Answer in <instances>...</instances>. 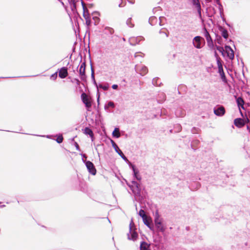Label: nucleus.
I'll return each mask as SVG.
<instances>
[{
    "label": "nucleus",
    "instance_id": "obj_1",
    "mask_svg": "<svg viewBox=\"0 0 250 250\" xmlns=\"http://www.w3.org/2000/svg\"><path fill=\"white\" fill-rule=\"evenodd\" d=\"M131 183V185H128V186L133 193L136 200L141 202L145 197V194L142 191L141 185L135 181H132Z\"/></svg>",
    "mask_w": 250,
    "mask_h": 250
},
{
    "label": "nucleus",
    "instance_id": "obj_2",
    "mask_svg": "<svg viewBox=\"0 0 250 250\" xmlns=\"http://www.w3.org/2000/svg\"><path fill=\"white\" fill-rule=\"evenodd\" d=\"M83 160L85 163V166L88 172L92 175H96L97 170L94 164L89 161H84L83 159Z\"/></svg>",
    "mask_w": 250,
    "mask_h": 250
},
{
    "label": "nucleus",
    "instance_id": "obj_3",
    "mask_svg": "<svg viewBox=\"0 0 250 250\" xmlns=\"http://www.w3.org/2000/svg\"><path fill=\"white\" fill-rule=\"evenodd\" d=\"M135 70L137 73H139L142 76L145 75L148 72L147 68L144 65H136Z\"/></svg>",
    "mask_w": 250,
    "mask_h": 250
},
{
    "label": "nucleus",
    "instance_id": "obj_4",
    "mask_svg": "<svg viewBox=\"0 0 250 250\" xmlns=\"http://www.w3.org/2000/svg\"><path fill=\"white\" fill-rule=\"evenodd\" d=\"M202 40H204V39L201 36H197L195 37L192 41V43L193 46L197 49L201 48L202 47L201 43Z\"/></svg>",
    "mask_w": 250,
    "mask_h": 250
},
{
    "label": "nucleus",
    "instance_id": "obj_5",
    "mask_svg": "<svg viewBox=\"0 0 250 250\" xmlns=\"http://www.w3.org/2000/svg\"><path fill=\"white\" fill-rule=\"evenodd\" d=\"M81 98L83 102L85 104L87 110H89V108L91 106V103L88 96L85 93H83L81 95Z\"/></svg>",
    "mask_w": 250,
    "mask_h": 250
},
{
    "label": "nucleus",
    "instance_id": "obj_6",
    "mask_svg": "<svg viewBox=\"0 0 250 250\" xmlns=\"http://www.w3.org/2000/svg\"><path fill=\"white\" fill-rule=\"evenodd\" d=\"M111 144L115 151L122 157V158L125 161H128L127 158L125 156V155L120 149L116 144L113 140H111Z\"/></svg>",
    "mask_w": 250,
    "mask_h": 250
},
{
    "label": "nucleus",
    "instance_id": "obj_7",
    "mask_svg": "<svg viewBox=\"0 0 250 250\" xmlns=\"http://www.w3.org/2000/svg\"><path fill=\"white\" fill-rule=\"evenodd\" d=\"M129 230V233L127 234L128 239L133 241L136 240L138 237V234L136 231H135L134 230H133L131 224H130Z\"/></svg>",
    "mask_w": 250,
    "mask_h": 250
},
{
    "label": "nucleus",
    "instance_id": "obj_8",
    "mask_svg": "<svg viewBox=\"0 0 250 250\" xmlns=\"http://www.w3.org/2000/svg\"><path fill=\"white\" fill-rule=\"evenodd\" d=\"M214 113L218 116H222L225 113V108L222 105L216 107L214 108Z\"/></svg>",
    "mask_w": 250,
    "mask_h": 250
},
{
    "label": "nucleus",
    "instance_id": "obj_9",
    "mask_svg": "<svg viewBox=\"0 0 250 250\" xmlns=\"http://www.w3.org/2000/svg\"><path fill=\"white\" fill-rule=\"evenodd\" d=\"M204 35L205 37L208 46L210 47L213 45V41L212 40L209 34V32L208 31L206 28H204Z\"/></svg>",
    "mask_w": 250,
    "mask_h": 250
},
{
    "label": "nucleus",
    "instance_id": "obj_10",
    "mask_svg": "<svg viewBox=\"0 0 250 250\" xmlns=\"http://www.w3.org/2000/svg\"><path fill=\"white\" fill-rule=\"evenodd\" d=\"M130 167H131L133 172V176L134 178H135L137 180L140 181L142 179V177L141 175L139 174V170L137 169L135 166L132 164L130 165Z\"/></svg>",
    "mask_w": 250,
    "mask_h": 250
},
{
    "label": "nucleus",
    "instance_id": "obj_11",
    "mask_svg": "<svg viewBox=\"0 0 250 250\" xmlns=\"http://www.w3.org/2000/svg\"><path fill=\"white\" fill-rule=\"evenodd\" d=\"M144 39V38L141 36L130 38L129 39L130 44L132 45H135L136 44L139 43L141 41H142Z\"/></svg>",
    "mask_w": 250,
    "mask_h": 250
},
{
    "label": "nucleus",
    "instance_id": "obj_12",
    "mask_svg": "<svg viewBox=\"0 0 250 250\" xmlns=\"http://www.w3.org/2000/svg\"><path fill=\"white\" fill-rule=\"evenodd\" d=\"M143 220L144 223L151 230H152L153 229V226L151 224L152 220L151 219L148 217L147 216H146L145 218H142Z\"/></svg>",
    "mask_w": 250,
    "mask_h": 250
},
{
    "label": "nucleus",
    "instance_id": "obj_13",
    "mask_svg": "<svg viewBox=\"0 0 250 250\" xmlns=\"http://www.w3.org/2000/svg\"><path fill=\"white\" fill-rule=\"evenodd\" d=\"M225 49L227 54V56L229 59L233 60L234 59V55L232 49L229 46L227 45L225 46Z\"/></svg>",
    "mask_w": 250,
    "mask_h": 250
},
{
    "label": "nucleus",
    "instance_id": "obj_14",
    "mask_svg": "<svg viewBox=\"0 0 250 250\" xmlns=\"http://www.w3.org/2000/svg\"><path fill=\"white\" fill-rule=\"evenodd\" d=\"M68 75L67 68L65 67H62L59 73V76L62 79L65 78Z\"/></svg>",
    "mask_w": 250,
    "mask_h": 250
},
{
    "label": "nucleus",
    "instance_id": "obj_15",
    "mask_svg": "<svg viewBox=\"0 0 250 250\" xmlns=\"http://www.w3.org/2000/svg\"><path fill=\"white\" fill-rule=\"evenodd\" d=\"M234 124L237 127H241L244 125L245 121L243 119L240 118H236L234 121Z\"/></svg>",
    "mask_w": 250,
    "mask_h": 250
},
{
    "label": "nucleus",
    "instance_id": "obj_16",
    "mask_svg": "<svg viewBox=\"0 0 250 250\" xmlns=\"http://www.w3.org/2000/svg\"><path fill=\"white\" fill-rule=\"evenodd\" d=\"M155 226L158 232H163L166 230V228L162 222L157 223V224H155Z\"/></svg>",
    "mask_w": 250,
    "mask_h": 250
},
{
    "label": "nucleus",
    "instance_id": "obj_17",
    "mask_svg": "<svg viewBox=\"0 0 250 250\" xmlns=\"http://www.w3.org/2000/svg\"><path fill=\"white\" fill-rule=\"evenodd\" d=\"M150 247L149 244L145 241H142L141 242L140 248V250H150Z\"/></svg>",
    "mask_w": 250,
    "mask_h": 250
},
{
    "label": "nucleus",
    "instance_id": "obj_18",
    "mask_svg": "<svg viewBox=\"0 0 250 250\" xmlns=\"http://www.w3.org/2000/svg\"><path fill=\"white\" fill-rule=\"evenodd\" d=\"M84 133L86 135H89L91 137L92 141H93L94 134L91 129L88 127H85L84 129Z\"/></svg>",
    "mask_w": 250,
    "mask_h": 250
},
{
    "label": "nucleus",
    "instance_id": "obj_19",
    "mask_svg": "<svg viewBox=\"0 0 250 250\" xmlns=\"http://www.w3.org/2000/svg\"><path fill=\"white\" fill-rule=\"evenodd\" d=\"M219 30L221 32L222 36L225 39H227L229 37L228 32L227 29L224 28V27L220 26L219 27Z\"/></svg>",
    "mask_w": 250,
    "mask_h": 250
},
{
    "label": "nucleus",
    "instance_id": "obj_20",
    "mask_svg": "<svg viewBox=\"0 0 250 250\" xmlns=\"http://www.w3.org/2000/svg\"><path fill=\"white\" fill-rule=\"evenodd\" d=\"M79 74L81 77V79L82 81H85L86 79V76L85 74V69L81 68L80 67Z\"/></svg>",
    "mask_w": 250,
    "mask_h": 250
},
{
    "label": "nucleus",
    "instance_id": "obj_21",
    "mask_svg": "<svg viewBox=\"0 0 250 250\" xmlns=\"http://www.w3.org/2000/svg\"><path fill=\"white\" fill-rule=\"evenodd\" d=\"M159 34L161 35L162 38H167L168 37L169 32L167 29L165 28L161 29L159 32Z\"/></svg>",
    "mask_w": 250,
    "mask_h": 250
},
{
    "label": "nucleus",
    "instance_id": "obj_22",
    "mask_svg": "<svg viewBox=\"0 0 250 250\" xmlns=\"http://www.w3.org/2000/svg\"><path fill=\"white\" fill-rule=\"evenodd\" d=\"M217 64L218 67V73H221L224 72L223 65L221 62V59L219 57H217Z\"/></svg>",
    "mask_w": 250,
    "mask_h": 250
},
{
    "label": "nucleus",
    "instance_id": "obj_23",
    "mask_svg": "<svg viewBox=\"0 0 250 250\" xmlns=\"http://www.w3.org/2000/svg\"><path fill=\"white\" fill-rule=\"evenodd\" d=\"M112 136L113 137L116 138H119L120 137L121 134L120 133V130L119 128H115L114 131L112 132Z\"/></svg>",
    "mask_w": 250,
    "mask_h": 250
},
{
    "label": "nucleus",
    "instance_id": "obj_24",
    "mask_svg": "<svg viewBox=\"0 0 250 250\" xmlns=\"http://www.w3.org/2000/svg\"><path fill=\"white\" fill-rule=\"evenodd\" d=\"M158 21V19L156 17L152 16L149 19V22L151 25H154Z\"/></svg>",
    "mask_w": 250,
    "mask_h": 250
},
{
    "label": "nucleus",
    "instance_id": "obj_25",
    "mask_svg": "<svg viewBox=\"0 0 250 250\" xmlns=\"http://www.w3.org/2000/svg\"><path fill=\"white\" fill-rule=\"evenodd\" d=\"M237 104L239 107L241 106L242 108H244V100L241 97H238L236 100Z\"/></svg>",
    "mask_w": 250,
    "mask_h": 250
},
{
    "label": "nucleus",
    "instance_id": "obj_26",
    "mask_svg": "<svg viewBox=\"0 0 250 250\" xmlns=\"http://www.w3.org/2000/svg\"><path fill=\"white\" fill-rule=\"evenodd\" d=\"M96 85L97 88L98 89L99 88H100L103 89L104 90H107L108 89V87H109L108 83H107V84H106L105 85H103L102 84H99L98 85L97 84V85Z\"/></svg>",
    "mask_w": 250,
    "mask_h": 250
},
{
    "label": "nucleus",
    "instance_id": "obj_27",
    "mask_svg": "<svg viewBox=\"0 0 250 250\" xmlns=\"http://www.w3.org/2000/svg\"><path fill=\"white\" fill-rule=\"evenodd\" d=\"M90 65H91V79H92V80L94 82V83L95 85H97V83H96L95 79L94 70V68L92 66V64L91 62L90 63Z\"/></svg>",
    "mask_w": 250,
    "mask_h": 250
},
{
    "label": "nucleus",
    "instance_id": "obj_28",
    "mask_svg": "<svg viewBox=\"0 0 250 250\" xmlns=\"http://www.w3.org/2000/svg\"><path fill=\"white\" fill-rule=\"evenodd\" d=\"M152 83L153 85L155 86L160 85L161 83H159V80L158 78H154L152 81Z\"/></svg>",
    "mask_w": 250,
    "mask_h": 250
},
{
    "label": "nucleus",
    "instance_id": "obj_29",
    "mask_svg": "<svg viewBox=\"0 0 250 250\" xmlns=\"http://www.w3.org/2000/svg\"><path fill=\"white\" fill-rule=\"evenodd\" d=\"M132 19L131 18H128L126 21V25L129 27H133L134 24L132 23Z\"/></svg>",
    "mask_w": 250,
    "mask_h": 250
},
{
    "label": "nucleus",
    "instance_id": "obj_30",
    "mask_svg": "<svg viewBox=\"0 0 250 250\" xmlns=\"http://www.w3.org/2000/svg\"><path fill=\"white\" fill-rule=\"evenodd\" d=\"M83 17L86 21V24L87 26H90V25L91 24V20H90L89 17L88 16L85 15L84 14H83Z\"/></svg>",
    "mask_w": 250,
    "mask_h": 250
},
{
    "label": "nucleus",
    "instance_id": "obj_31",
    "mask_svg": "<svg viewBox=\"0 0 250 250\" xmlns=\"http://www.w3.org/2000/svg\"><path fill=\"white\" fill-rule=\"evenodd\" d=\"M63 139V138L62 135V134H59L57 138L56 139V141L58 143L61 144L62 142Z\"/></svg>",
    "mask_w": 250,
    "mask_h": 250
},
{
    "label": "nucleus",
    "instance_id": "obj_32",
    "mask_svg": "<svg viewBox=\"0 0 250 250\" xmlns=\"http://www.w3.org/2000/svg\"><path fill=\"white\" fill-rule=\"evenodd\" d=\"M139 215L142 218H145L146 216L147 215L145 213V212L144 210L143 209H141L140 211H139Z\"/></svg>",
    "mask_w": 250,
    "mask_h": 250
},
{
    "label": "nucleus",
    "instance_id": "obj_33",
    "mask_svg": "<svg viewBox=\"0 0 250 250\" xmlns=\"http://www.w3.org/2000/svg\"><path fill=\"white\" fill-rule=\"evenodd\" d=\"M219 74H220V75L221 76V78L222 81L224 82H227V79H226V77L225 76V74L224 72H222L221 73H219Z\"/></svg>",
    "mask_w": 250,
    "mask_h": 250
},
{
    "label": "nucleus",
    "instance_id": "obj_34",
    "mask_svg": "<svg viewBox=\"0 0 250 250\" xmlns=\"http://www.w3.org/2000/svg\"><path fill=\"white\" fill-rule=\"evenodd\" d=\"M108 107H114V104L112 102H109L107 105H105L104 106L105 109H106Z\"/></svg>",
    "mask_w": 250,
    "mask_h": 250
},
{
    "label": "nucleus",
    "instance_id": "obj_35",
    "mask_svg": "<svg viewBox=\"0 0 250 250\" xmlns=\"http://www.w3.org/2000/svg\"><path fill=\"white\" fill-rule=\"evenodd\" d=\"M216 49L219 51L220 52V53H221L222 54V55H224V50L223 49V48L221 46H216Z\"/></svg>",
    "mask_w": 250,
    "mask_h": 250
},
{
    "label": "nucleus",
    "instance_id": "obj_36",
    "mask_svg": "<svg viewBox=\"0 0 250 250\" xmlns=\"http://www.w3.org/2000/svg\"><path fill=\"white\" fill-rule=\"evenodd\" d=\"M192 2L193 5L196 6V7H198L199 5H200L199 0H192Z\"/></svg>",
    "mask_w": 250,
    "mask_h": 250
},
{
    "label": "nucleus",
    "instance_id": "obj_37",
    "mask_svg": "<svg viewBox=\"0 0 250 250\" xmlns=\"http://www.w3.org/2000/svg\"><path fill=\"white\" fill-rule=\"evenodd\" d=\"M93 19L94 20V24H98V23L99 22L100 19L98 17L95 16L93 17Z\"/></svg>",
    "mask_w": 250,
    "mask_h": 250
},
{
    "label": "nucleus",
    "instance_id": "obj_38",
    "mask_svg": "<svg viewBox=\"0 0 250 250\" xmlns=\"http://www.w3.org/2000/svg\"><path fill=\"white\" fill-rule=\"evenodd\" d=\"M218 5H219V11H220V15H222L223 13V6L220 2L218 3Z\"/></svg>",
    "mask_w": 250,
    "mask_h": 250
},
{
    "label": "nucleus",
    "instance_id": "obj_39",
    "mask_svg": "<svg viewBox=\"0 0 250 250\" xmlns=\"http://www.w3.org/2000/svg\"><path fill=\"white\" fill-rule=\"evenodd\" d=\"M197 11H198V15H199V16L200 18H201V17H202V15H201V5H199L198 7H197Z\"/></svg>",
    "mask_w": 250,
    "mask_h": 250
},
{
    "label": "nucleus",
    "instance_id": "obj_40",
    "mask_svg": "<svg viewBox=\"0 0 250 250\" xmlns=\"http://www.w3.org/2000/svg\"><path fill=\"white\" fill-rule=\"evenodd\" d=\"M69 3L72 5L74 8H76L75 0H68Z\"/></svg>",
    "mask_w": 250,
    "mask_h": 250
},
{
    "label": "nucleus",
    "instance_id": "obj_41",
    "mask_svg": "<svg viewBox=\"0 0 250 250\" xmlns=\"http://www.w3.org/2000/svg\"><path fill=\"white\" fill-rule=\"evenodd\" d=\"M162 222V219L161 218H154V223L155 224H157V223Z\"/></svg>",
    "mask_w": 250,
    "mask_h": 250
},
{
    "label": "nucleus",
    "instance_id": "obj_42",
    "mask_svg": "<svg viewBox=\"0 0 250 250\" xmlns=\"http://www.w3.org/2000/svg\"><path fill=\"white\" fill-rule=\"evenodd\" d=\"M154 218L159 219L160 218V215L159 214L158 211L157 210L154 214Z\"/></svg>",
    "mask_w": 250,
    "mask_h": 250
},
{
    "label": "nucleus",
    "instance_id": "obj_43",
    "mask_svg": "<svg viewBox=\"0 0 250 250\" xmlns=\"http://www.w3.org/2000/svg\"><path fill=\"white\" fill-rule=\"evenodd\" d=\"M105 29H108L109 30V33L111 34H112L113 33L114 30H113V29L112 28L108 27H105Z\"/></svg>",
    "mask_w": 250,
    "mask_h": 250
},
{
    "label": "nucleus",
    "instance_id": "obj_44",
    "mask_svg": "<svg viewBox=\"0 0 250 250\" xmlns=\"http://www.w3.org/2000/svg\"><path fill=\"white\" fill-rule=\"evenodd\" d=\"M85 67H86L85 62H82L80 65V68L85 69Z\"/></svg>",
    "mask_w": 250,
    "mask_h": 250
},
{
    "label": "nucleus",
    "instance_id": "obj_45",
    "mask_svg": "<svg viewBox=\"0 0 250 250\" xmlns=\"http://www.w3.org/2000/svg\"><path fill=\"white\" fill-rule=\"evenodd\" d=\"M57 77V72H56L51 76V78L55 80L56 79Z\"/></svg>",
    "mask_w": 250,
    "mask_h": 250
},
{
    "label": "nucleus",
    "instance_id": "obj_46",
    "mask_svg": "<svg viewBox=\"0 0 250 250\" xmlns=\"http://www.w3.org/2000/svg\"><path fill=\"white\" fill-rule=\"evenodd\" d=\"M163 19H165V17H159V24L160 25H162V20Z\"/></svg>",
    "mask_w": 250,
    "mask_h": 250
},
{
    "label": "nucleus",
    "instance_id": "obj_47",
    "mask_svg": "<svg viewBox=\"0 0 250 250\" xmlns=\"http://www.w3.org/2000/svg\"><path fill=\"white\" fill-rule=\"evenodd\" d=\"M72 82H75L77 85H79L80 83V81L78 79H74Z\"/></svg>",
    "mask_w": 250,
    "mask_h": 250
},
{
    "label": "nucleus",
    "instance_id": "obj_48",
    "mask_svg": "<svg viewBox=\"0 0 250 250\" xmlns=\"http://www.w3.org/2000/svg\"><path fill=\"white\" fill-rule=\"evenodd\" d=\"M118 87V85L117 84H113L112 85V88L113 89H117Z\"/></svg>",
    "mask_w": 250,
    "mask_h": 250
},
{
    "label": "nucleus",
    "instance_id": "obj_49",
    "mask_svg": "<svg viewBox=\"0 0 250 250\" xmlns=\"http://www.w3.org/2000/svg\"><path fill=\"white\" fill-rule=\"evenodd\" d=\"M75 146L77 150L79 149V145L77 144V143H75Z\"/></svg>",
    "mask_w": 250,
    "mask_h": 250
},
{
    "label": "nucleus",
    "instance_id": "obj_50",
    "mask_svg": "<svg viewBox=\"0 0 250 250\" xmlns=\"http://www.w3.org/2000/svg\"><path fill=\"white\" fill-rule=\"evenodd\" d=\"M177 127L178 129V131H179L181 130V126L180 125H177Z\"/></svg>",
    "mask_w": 250,
    "mask_h": 250
},
{
    "label": "nucleus",
    "instance_id": "obj_51",
    "mask_svg": "<svg viewBox=\"0 0 250 250\" xmlns=\"http://www.w3.org/2000/svg\"><path fill=\"white\" fill-rule=\"evenodd\" d=\"M134 56H135V58H137V57H138L139 56H140V57H142V55H139V53H136Z\"/></svg>",
    "mask_w": 250,
    "mask_h": 250
},
{
    "label": "nucleus",
    "instance_id": "obj_52",
    "mask_svg": "<svg viewBox=\"0 0 250 250\" xmlns=\"http://www.w3.org/2000/svg\"><path fill=\"white\" fill-rule=\"evenodd\" d=\"M192 132L193 133H196V128H195V127L193 128L192 129Z\"/></svg>",
    "mask_w": 250,
    "mask_h": 250
},
{
    "label": "nucleus",
    "instance_id": "obj_53",
    "mask_svg": "<svg viewBox=\"0 0 250 250\" xmlns=\"http://www.w3.org/2000/svg\"><path fill=\"white\" fill-rule=\"evenodd\" d=\"M214 55H215V56L216 57V58L217 59V57H219L217 52L215 51V53H214Z\"/></svg>",
    "mask_w": 250,
    "mask_h": 250
},
{
    "label": "nucleus",
    "instance_id": "obj_54",
    "mask_svg": "<svg viewBox=\"0 0 250 250\" xmlns=\"http://www.w3.org/2000/svg\"><path fill=\"white\" fill-rule=\"evenodd\" d=\"M82 156H83V158H84L85 159L87 158V157H86V155L85 154H83Z\"/></svg>",
    "mask_w": 250,
    "mask_h": 250
},
{
    "label": "nucleus",
    "instance_id": "obj_55",
    "mask_svg": "<svg viewBox=\"0 0 250 250\" xmlns=\"http://www.w3.org/2000/svg\"><path fill=\"white\" fill-rule=\"evenodd\" d=\"M247 129L249 130V131L250 132V127L248 125L247 126Z\"/></svg>",
    "mask_w": 250,
    "mask_h": 250
},
{
    "label": "nucleus",
    "instance_id": "obj_56",
    "mask_svg": "<svg viewBox=\"0 0 250 250\" xmlns=\"http://www.w3.org/2000/svg\"><path fill=\"white\" fill-rule=\"evenodd\" d=\"M59 0V1H60V2H61V3H62L63 5H64L63 2H62V1H61V0Z\"/></svg>",
    "mask_w": 250,
    "mask_h": 250
},
{
    "label": "nucleus",
    "instance_id": "obj_57",
    "mask_svg": "<svg viewBox=\"0 0 250 250\" xmlns=\"http://www.w3.org/2000/svg\"><path fill=\"white\" fill-rule=\"evenodd\" d=\"M128 1L129 2H130V3H132V4L134 3V2H132V1H130L129 0H128Z\"/></svg>",
    "mask_w": 250,
    "mask_h": 250
},
{
    "label": "nucleus",
    "instance_id": "obj_58",
    "mask_svg": "<svg viewBox=\"0 0 250 250\" xmlns=\"http://www.w3.org/2000/svg\"><path fill=\"white\" fill-rule=\"evenodd\" d=\"M5 206L4 205H1L0 206V208H3Z\"/></svg>",
    "mask_w": 250,
    "mask_h": 250
},
{
    "label": "nucleus",
    "instance_id": "obj_59",
    "mask_svg": "<svg viewBox=\"0 0 250 250\" xmlns=\"http://www.w3.org/2000/svg\"><path fill=\"white\" fill-rule=\"evenodd\" d=\"M46 137H47V138H51L50 135H47V136H46Z\"/></svg>",
    "mask_w": 250,
    "mask_h": 250
},
{
    "label": "nucleus",
    "instance_id": "obj_60",
    "mask_svg": "<svg viewBox=\"0 0 250 250\" xmlns=\"http://www.w3.org/2000/svg\"><path fill=\"white\" fill-rule=\"evenodd\" d=\"M176 115L177 116H179L178 115V111L176 112Z\"/></svg>",
    "mask_w": 250,
    "mask_h": 250
},
{
    "label": "nucleus",
    "instance_id": "obj_61",
    "mask_svg": "<svg viewBox=\"0 0 250 250\" xmlns=\"http://www.w3.org/2000/svg\"><path fill=\"white\" fill-rule=\"evenodd\" d=\"M99 95L98 96V99H97V101L98 102H99Z\"/></svg>",
    "mask_w": 250,
    "mask_h": 250
},
{
    "label": "nucleus",
    "instance_id": "obj_62",
    "mask_svg": "<svg viewBox=\"0 0 250 250\" xmlns=\"http://www.w3.org/2000/svg\"><path fill=\"white\" fill-rule=\"evenodd\" d=\"M119 7H121V4H120L119 5Z\"/></svg>",
    "mask_w": 250,
    "mask_h": 250
}]
</instances>
